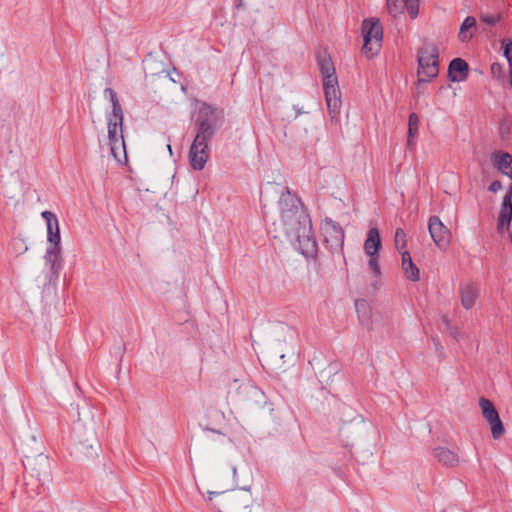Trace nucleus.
Masks as SVG:
<instances>
[{"mask_svg":"<svg viewBox=\"0 0 512 512\" xmlns=\"http://www.w3.org/2000/svg\"><path fill=\"white\" fill-rule=\"evenodd\" d=\"M196 135L189 151V162L194 170H202L210 155L209 142L218 129L217 110L203 103L195 121Z\"/></svg>","mask_w":512,"mask_h":512,"instance_id":"1","label":"nucleus"},{"mask_svg":"<svg viewBox=\"0 0 512 512\" xmlns=\"http://www.w3.org/2000/svg\"><path fill=\"white\" fill-rule=\"evenodd\" d=\"M104 96L109 99L112 105V111L106 115L110 151L112 156L118 162H121L122 158H126V147L123 136V109L118 100L117 93L112 88H106L104 90Z\"/></svg>","mask_w":512,"mask_h":512,"instance_id":"2","label":"nucleus"},{"mask_svg":"<svg viewBox=\"0 0 512 512\" xmlns=\"http://www.w3.org/2000/svg\"><path fill=\"white\" fill-rule=\"evenodd\" d=\"M284 233L297 242V249L305 257H314L317 254L318 246L312 232V225L306 211H300L294 217L280 223Z\"/></svg>","mask_w":512,"mask_h":512,"instance_id":"3","label":"nucleus"},{"mask_svg":"<svg viewBox=\"0 0 512 512\" xmlns=\"http://www.w3.org/2000/svg\"><path fill=\"white\" fill-rule=\"evenodd\" d=\"M318 65L322 74V82L326 105L332 119L340 113L341 99L334 64L326 54L318 56Z\"/></svg>","mask_w":512,"mask_h":512,"instance_id":"4","label":"nucleus"},{"mask_svg":"<svg viewBox=\"0 0 512 512\" xmlns=\"http://www.w3.org/2000/svg\"><path fill=\"white\" fill-rule=\"evenodd\" d=\"M419 82H428L439 73V50L431 42H426L418 51Z\"/></svg>","mask_w":512,"mask_h":512,"instance_id":"5","label":"nucleus"},{"mask_svg":"<svg viewBox=\"0 0 512 512\" xmlns=\"http://www.w3.org/2000/svg\"><path fill=\"white\" fill-rule=\"evenodd\" d=\"M362 34L364 40L362 52L368 58H371L376 55L381 48L383 31L379 20L374 18L364 20L362 24Z\"/></svg>","mask_w":512,"mask_h":512,"instance_id":"6","label":"nucleus"},{"mask_svg":"<svg viewBox=\"0 0 512 512\" xmlns=\"http://www.w3.org/2000/svg\"><path fill=\"white\" fill-rule=\"evenodd\" d=\"M321 231L324 243L332 254H342L344 245V231L341 226L330 218L323 220Z\"/></svg>","mask_w":512,"mask_h":512,"instance_id":"7","label":"nucleus"},{"mask_svg":"<svg viewBox=\"0 0 512 512\" xmlns=\"http://www.w3.org/2000/svg\"><path fill=\"white\" fill-rule=\"evenodd\" d=\"M479 407L484 419L490 425L492 437L494 439L502 437L505 433V428L494 404L489 399L482 397L479 400Z\"/></svg>","mask_w":512,"mask_h":512,"instance_id":"8","label":"nucleus"},{"mask_svg":"<svg viewBox=\"0 0 512 512\" xmlns=\"http://www.w3.org/2000/svg\"><path fill=\"white\" fill-rule=\"evenodd\" d=\"M279 207L280 223L287 221L296 214H300V211H305L300 200L296 195L292 194L288 188H285L281 193Z\"/></svg>","mask_w":512,"mask_h":512,"instance_id":"9","label":"nucleus"},{"mask_svg":"<svg viewBox=\"0 0 512 512\" xmlns=\"http://www.w3.org/2000/svg\"><path fill=\"white\" fill-rule=\"evenodd\" d=\"M428 230L432 240L439 249H446L450 244V230L443 224L438 216H431L428 221Z\"/></svg>","mask_w":512,"mask_h":512,"instance_id":"10","label":"nucleus"},{"mask_svg":"<svg viewBox=\"0 0 512 512\" xmlns=\"http://www.w3.org/2000/svg\"><path fill=\"white\" fill-rule=\"evenodd\" d=\"M512 221V184L509 187L508 192L503 198L501 210L497 221V232L504 234L509 232L510 223Z\"/></svg>","mask_w":512,"mask_h":512,"instance_id":"11","label":"nucleus"},{"mask_svg":"<svg viewBox=\"0 0 512 512\" xmlns=\"http://www.w3.org/2000/svg\"><path fill=\"white\" fill-rule=\"evenodd\" d=\"M49 247L45 253V261L50 265V271L53 275L58 277L62 269V247L60 243H49Z\"/></svg>","mask_w":512,"mask_h":512,"instance_id":"12","label":"nucleus"},{"mask_svg":"<svg viewBox=\"0 0 512 512\" xmlns=\"http://www.w3.org/2000/svg\"><path fill=\"white\" fill-rule=\"evenodd\" d=\"M491 162L498 172L512 179V155L504 151H495L491 154Z\"/></svg>","mask_w":512,"mask_h":512,"instance_id":"13","label":"nucleus"},{"mask_svg":"<svg viewBox=\"0 0 512 512\" xmlns=\"http://www.w3.org/2000/svg\"><path fill=\"white\" fill-rule=\"evenodd\" d=\"M459 295L462 306L471 309L479 296V287L474 283H464L459 287Z\"/></svg>","mask_w":512,"mask_h":512,"instance_id":"14","label":"nucleus"},{"mask_svg":"<svg viewBox=\"0 0 512 512\" xmlns=\"http://www.w3.org/2000/svg\"><path fill=\"white\" fill-rule=\"evenodd\" d=\"M42 218L46 221L47 224V240L49 243H60V229H59V221L56 215L51 211H43L41 213Z\"/></svg>","mask_w":512,"mask_h":512,"instance_id":"15","label":"nucleus"},{"mask_svg":"<svg viewBox=\"0 0 512 512\" xmlns=\"http://www.w3.org/2000/svg\"><path fill=\"white\" fill-rule=\"evenodd\" d=\"M31 470L32 476H35L41 485L50 481V464L46 457L39 455L35 459V467Z\"/></svg>","mask_w":512,"mask_h":512,"instance_id":"16","label":"nucleus"},{"mask_svg":"<svg viewBox=\"0 0 512 512\" xmlns=\"http://www.w3.org/2000/svg\"><path fill=\"white\" fill-rule=\"evenodd\" d=\"M468 72V64L461 58L453 59L449 64V77L453 82L463 81Z\"/></svg>","mask_w":512,"mask_h":512,"instance_id":"17","label":"nucleus"},{"mask_svg":"<svg viewBox=\"0 0 512 512\" xmlns=\"http://www.w3.org/2000/svg\"><path fill=\"white\" fill-rule=\"evenodd\" d=\"M476 31L477 21L475 17L468 16L460 25V29L458 32V40L462 43H467L474 37Z\"/></svg>","mask_w":512,"mask_h":512,"instance_id":"18","label":"nucleus"},{"mask_svg":"<svg viewBox=\"0 0 512 512\" xmlns=\"http://www.w3.org/2000/svg\"><path fill=\"white\" fill-rule=\"evenodd\" d=\"M402 271L404 276L413 281H419L420 279V271L418 267L413 263L410 253L405 250L402 252V263H401Z\"/></svg>","mask_w":512,"mask_h":512,"instance_id":"19","label":"nucleus"},{"mask_svg":"<svg viewBox=\"0 0 512 512\" xmlns=\"http://www.w3.org/2000/svg\"><path fill=\"white\" fill-rule=\"evenodd\" d=\"M434 457L443 465L453 467L458 464L459 457L456 452L445 447L434 449Z\"/></svg>","mask_w":512,"mask_h":512,"instance_id":"20","label":"nucleus"},{"mask_svg":"<svg viewBox=\"0 0 512 512\" xmlns=\"http://www.w3.org/2000/svg\"><path fill=\"white\" fill-rule=\"evenodd\" d=\"M381 246L379 231L377 228H370L364 242V250L367 255L377 254Z\"/></svg>","mask_w":512,"mask_h":512,"instance_id":"21","label":"nucleus"},{"mask_svg":"<svg viewBox=\"0 0 512 512\" xmlns=\"http://www.w3.org/2000/svg\"><path fill=\"white\" fill-rule=\"evenodd\" d=\"M420 120L416 113H411L408 120V139L407 146L412 148L414 145V137L417 135L419 130Z\"/></svg>","mask_w":512,"mask_h":512,"instance_id":"22","label":"nucleus"},{"mask_svg":"<svg viewBox=\"0 0 512 512\" xmlns=\"http://www.w3.org/2000/svg\"><path fill=\"white\" fill-rule=\"evenodd\" d=\"M406 0H387V10L390 15L396 17L405 9Z\"/></svg>","mask_w":512,"mask_h":512,"instance_id":"23","label":"nucleus"},{"mask_svg":"<svg viewBox=\"0 0 512 512\" xmlns=\"http://www.w3.org/2000/svg\"><path fill=\"white\" fill-rule=\"evenodd\" d=\"M394 242L397 250L402 254L406 248V233L402 228L396 229Z\"/></svg>","mask_w":512,"mask_h":512,"instance_id":"24","label":"nucleus"},{"mask_svg":"<svg viewBox=\"0 0 512 512\" xmlns=\"http://www.w3.org/2000/svg\"><path fill=\"white\" fill-rule=\"evenodd\" d=\"M355 305H356V309H357V312H358L361 322L363 324H368L369 308H368L367 303L364 300H362V301H356Z\"/></svg>","mask_w":512,"mask_h":512,"instance_id":"25","label":"nucleus"},{"mask_svg":"<svg viewBox=\"0 0 512 512\" xmlns=\"http://www.w3.org/2000/svg\"><path fill=\"white\" fill-rule=\"evenodd\" d=\"M405 8H407L411 18H415L418 15L419 4L418 0H406Z\"/></svg>","mask_w":512,"mask_h":512,"instance_id":"26","label":"nucleus"},{"mask_svg":"<svg viewBox=\"0 0 512 512\" xmlns=\"http://www.w3.org/2000/svg\"><path fill=\"white\" fill-rule=\"evenodd\" d=\"M480 20L487 25H495L499 22L500 16L497 14H485L480 15Z\"/></svg>","mask_w":512,"mask_h":512,"instance_id":"27","label":"nucleus"},{"mask_svg":"<svg viewBox=\"0 0 512 512\" xmlns=\"http://www.w3.org/2000/svg\"><path fill=\"white\" fill-rule=\"evenodd\" d=\"M502 45L504 56L509 63V67L512 68V41H503Z\"/></svg>","mask_w":512,"mask_h":512,"instance_id":"28","label":"nucleus"},{"mask_svg":"<svg viewBox=\"0 0 512 512\" xmlns=\"http://www.w3.org/2000/svg\"><path fill=\"white\" fill-rule=\"evenodd\" d=\"M368 256L370 257L369 262H368L370 269L373 271V273L376 277L380 276L381 272H380V267L378 265L377 254L368 255Z\"/></svg>","mask_w":512,"mask_h":512,"instance_id":"29","label":"nucleus"},{"mask_svg":"<svg viewBox=\"0 0 512 512\" xmlns=\"http://www.w3.org/2000/svg\"><path fill=\"white\" fill-rule=\"evenodd\" d=\"M489 191L491 192H497L499 191L500 189H502V184L500 181L498 180H495L493 181L490 185H489Z\"/></svg>","mask_w":512,"mask_h":512,"instance_id":"30","label":"nucleus"},{"mask_svg":"<svg viewBox=\"0 0 512 512\" xmlns=\"http://www.w3.org/2000/svg\"><path fill=\"white\" fill-rule=\"evenodd\" d=\"M500 68H501V67H500V65H499L498 63H494V64H492V66H491V71H492V73H495V72H496V71H498Z\"/></svg>","mask_w":512,"mask_h":512,"instance_id":"31","label":"nucleus"},{"mask_svg":"<svg viewBox=\"0 0 512 512\" xmlns=\"http://www.w3.org/2000/svg\"><path fill=\"white\" fill-rule=\"evenodd\" d=\"M167 147H168V150L170 151V153H172L171 146H170V145H168Z\"/></svg>","mask_w":512,"mask_h":512,"instance_id":"32","label":"nucleus"},{"mask_svg":"<svg viewBox=\"0 0 512 512\" xmlns=\"http://www.w3.org/2000/svg\"><path fill=\"white\" fill-rule=\"evenodd\" d=\"M215 493L214 492H210V496L214 495ZM209 499L211 500L212 497H209Z\"/></svg>","mask_w":512,"mask_h":512,"instance_id":"33","label":"nucleus"}]
</instances>
